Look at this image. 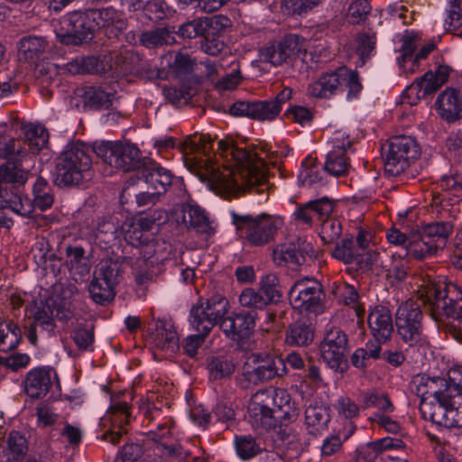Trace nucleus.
<instances>
[{
    "label": "nucleus",
    "instance_id": "obj_1",
    "mask_svg": "<svg viewBox=\"0 0 462 462\" xmlns=\"http://www.w3.org/2000/svg\"><path fill=\"white\" fill-rule=\"evenodd\" d=\"M212 147L213 139L204 134L188 136L183 142L185 165L209 189L223 198L268 189L267 168L260 154L236 147L231 138L219 139L215 157L218 155L220 162L208 154Z\"/></svg>",
    "mask_w": 462,
    "mask_h": 462
},
{
    "label": "nucleus",
    "instance_id": "obj_2",
    "mask_svg": "<svg viewBox=\"0 0 462 462\" xmlns=\"http://www.w3.org/2000/svg\"><path fill=\"white\" fill-rule=\"evenodd\" d=\"M416 393L420 397V410L426 420L446 428L462 427V374L460 379L417 377Z\"/></svg>",
    "mask_w": 462,
    "mask_h": 462
},
{
    "label": "nucleus",
    "instance_id": "obj_3",
    "mask_svg": "<svg viewBox=\"0 0 462 462\" xmlns=\"http://www.w3.org/2000/svg\"><path fill=\"white\" fill-rule=\"evenodd\" d=\"M160 212L141 215L131 222L122 226L125 241L133 246L140 247V257L134 262L133 270L135 282L144 284L152 277L153 268L166 259L167 244L154 240L151 232L157 220H161Z\"/></svg>",
    "mask_w": 462,
    "mask_h": 462
},
{
    "label": "nucleus",
    "instance_id": "obj_4",
    "mask_svg": "<svg viewBox=\"0 0 462 462\" xmlns=\"http://www.w3.org/2000/svg\"><path fill=\"white\" fill-rule=\"evenodd\" d=\"M419 297L431 306L436 319L445 316L447 326L452 334L462 328V289L454 282L430 280L423 282L418 290Z\"/></svg>",
    "mask_w": 462,
    "mask_h": 462
},
{
    "label": "nucleus",
    "instance_id": "obj_5",
    "mask_svg": "<svg viewBox=\"0 0 462 462\" xmlns=\"http://www.w3.org/2000/svg\"><path fill=\"white\" fill-rule=\"evenodd\" d=\"M229 302L225 297L216 294L205 302L193 306L189 321L198 335L188 336L183 342V349L189 356H195L205 337L215 325L228 312Z\"/></svg>",
    "mask_w": 462,
    "mask_h": 462
},
{
    "label": "nucleus",
    "instance_id": "obj_6",
    "mask_svg": "<svg viewBox=\"0 0 462 462\" xmlns=\"http://www.w3.org/2000/svg\"><path fill=\"white\" fill-rule=\"evenodd\" d=\"M248 413L254 424L271 426L273 419H291L295 416L296 407L284 390H261L252 396Z\"/></svg>",
    "mask_w": 462,
    "mask_h": 462
},
{
    "label": "nucleus",
    "instance_id": "obj_7",
    "mask_svg": "<svg viewBox=\"0 0 462 462\" xmlns=\"http://www.w3.org/2000/svg\"><path fill=\"white\" fill-rule=\"evenodd\" d=\"M92 150L84 143H69L56 160L54 181L60 187L80 183L91 169Z\"/></svg>",
    "mask_w": 462,
    "mask_h": 462
},
{
    "label": "nucleus",
    "instance_id": "obj_8",
    "mask_svg": "<svg viewBox=\"0 0 462 462\" xmlns=\"http://www.w3.org/2000/svg\"><path fill=\"white\" fill-rule=\"evenodd\" d=\"M363 87L357 73L346 67L321 75L308 87V94L318 98H330L347 91L348 100L357 97Z\"/></svg>",
    "mask_w": 462,
    "mask_h": 462
},
{
    "label": "nucleus",
    "instance_id": "obj_9",
    "mask_svg": "<svg viewBox=\"0 0 462 462\" xmlns=\"http://www.w3.org/2000/svg\"><path fill=\"white\" fill-rule=\"evenodd\" d=\"M231 216L239 236L255 246L267 244L283 225L282 218L275 216L239 215L235 212Z\"/></svg>",
    "mask_w": 462,
    "mask_h": 462
},
{
    "label": "nucleus",
    "instance_id": "obj_10",
    "mask_svg": "<svg viewBox=\"0 0 462 462\" xmlns=\"http://www.w3.org/2000/svg\"><path fill=\"white\" fill-rule=\"evenodd\" d=\"M95 153L112 168L128 171L141 164L140 150L135 144L99 142L93 146Z\"/></svg>",
    "mask_w": 462,
    "mask_h": 462
},
{
    "label": "nucleus",
    "instance_id": "obj_11",
    "mask_svg": "<svg viewBox=\"0 0 462 462\" xmlns=\"http://www.w3.org/2000/svg\"><path fill=\"white\" fill-rule=\"evenodd\" d=\"M419 154L420 149L413 138L405 135L391 138L384 160L385 172L390 176L401 174Z\"/></svg>",
    "mask_w": 462,
    "mask_h": 462
},
{
    "label": "nucleus",
    "instance_id": "obj_12",
    "mask_svg": "<svg viewBox=\"0 0 462 462\" xmlns=\"http://www.w3.org/2000/svg\"><path fill=\"white\" fill-rule=\"evenodd\" d=\"M451 68L447 64H439L434 70H429L417 79L401 95V104L415 106L427 94H430L444 85L450 75Z\"/></svg>",
    "mask_w": 462,
    "mask_h": 462
},
{
    "label": "nucleus",
    "instance_id": "obj_13",
    "mask_svg": "<svg viewBox=\"0 0 462 462\" xmlns=\"http://www.w3.org/2000/svg\"><path fill=\"white\" fill-rule=\"evenodd\" d=\"M87 14L75 12L63 16L55 28L57 39L65 44H78L92 39L96 29Z\"/></svg>",
    "mask_w": 462,
    "mask_h": 462
},
{
    "label": "nucleus",
    "instance_id": "obj_14",
    "mask_svg": "<svg viewBox=\"0 0 462 462\" xmlns=\"http://www.w3.org/2000/svg\"><path fill=\"white\" fill-rule=\"evenodd\" d=\"M148 341L154 348V357H171L179 349V337L171 319H159L149 325Z\"/></svg>",
    "mask_w": 462,
    "mask_h": 462
},
{
    "label": "nucleus",
    "instance_id": "obj_15",
    "mask_svg": "<svg viewBox=\"0 0 462 462\" xmlns=\"http://www.w3.org/2000/svg\"><path fill=\"white\" fill-rule=\"evenodd\" d=\"M346 348V334L338 328H332L327 332L320 345L321 358L334 372L344 373L347 369Z\"/></svg>",
    "mask_w": 462,
    "mask_h": 462
},
{
    "label": "nucleus",
    "instance_id": "obj_16",
    "mask_svg": "<svg viewBox=\"0 0 462 462\" xmlns=\"http://www.w3.org/2000/svg\"><path fill=\"white\" fill-rule=\"evenodd\" d=\"M421 312L418 303L407 300L400 305L396 312V327L399 336L409 345L416 343L420 337Z\"/></svg>",
    "mask_w": 462,
    "mask_h": 462
},
{
    "label": "nucleus",
    "instance_id": "obj_17",
    "mask_svg": "<svg viewBox=\"0 0 462 462\" xmlns=\"http://www.w3.org/2000/svg\"><path fill=\"white\" fill-rule=\"evenodd\" d=\"M282 364V359L267 354H249L244 363L243 375L248 382L257 383L278 375V365Z\"/></svg>",
    "mask_w": 462,
    "mask_h": 462
},
{
    "label": "nucleus",
    "instance_id": "obj_18",
    "mask_svg": "<svg viewBox=\"0 0 462 462\" xmlns=\"http://www.w3.org/2000/svg\"><path fill=\"white\" fill-rule=\"evenodd\" d=\"M304 50V39L290 34L285 36L277 44H272L259 52V59L262 62L270 63L276 67L287 61L291 57Z\"/></svg>",
    "mask_w": 462,
    "mask_h": 462
},
{
    "label": "nucleus",
    "instance_id": "obj_19",
    "mask_svg": "<svg viewBox=\"0 0 462 462\" xmlns=\"http://www.w3.org/2000/svg\"><path fill=\"white\" fill-rule=\"evenodd\" d=\"M289 294L293 309L308 311L319 305L321 287L315 280L301 279L295 282Z\"/></svg>",
    "mask_w": 462,
    "mask_h": 462
},
{
    "label": "nucleus",
    "instance_id": "obj_20",
    "mask_svg": "<svg viewBox=\"0 0 462 462\" xmlns=\"http://www.w3.org/2000/svg\"><path fill=\"white\" fill-rule=\"evenodd\" d=\"M434 109L444 122L451 124L462 119V93L459 89L448 87L434 101Z\"/></svg>",
    "mask_w": 462,
    "mask_h": 462
},
{
    "label": "nucleus",
    "instance_id": "obj_21",
    "mask_svg": "<svg viewBox=\"0 0 462 462\" xmlns=\"http://www.w3.org/2000/svg\"><path fill=\"white\" fill-rule=\"evenodd\" d=\"M53 383H59L57 373L53 368H33L26 375L24 390L28 396L39 399L49 393Z\"/></svg>",
    "mask_w": 462,
    "mask_h": 462
},
{
    "label": "nucleus",
    "instance_id": "obj_22",
    "mask_svg": "<svg viewBox=\"0 0 462 462\" xmlns=\"http://www.w3.org/2000/svg\"><path fill=\"white\" fill-rule=\"evenodd\" d=\"M130 418L129 406L126 402H118L111 406L106 414L102 418V424H110L111 430L104 433L102 440L113 444L119 441L123 434L124 424L128 423Z\"/></svg>",
    "mask_w": 462,
    "mask_h": 462
},
{
    "label": "nucleus",
    "instance_id": "obj_23",
    "mask_svg": "<svg viewBox=\"0 0 462 462\" xmlns=\"http://www.w3.org/2000/svg\"><path fill=\"white\" fill-rule=\"evenodd\" d=\"M368 326L378 343L388 340L393 332V319L388 308L375 306L372 309L368 316Z\"/></svg>",
    "mask_w": 462,
    "mask_h": 462
},
{
    "label": "nucleus",
    "instance_id": "obj_24",
    "mask_svg": "<svg viewBox=\"0 0 462 462\" xmlns=\"http://www.w3.org/2000/svg\"><path fill=\"white\" fill-rule=\"evenodd\" d=\"M114 96L101 88L84 87L75 91L74 99L77 106L83 108H109L113 104Z\"/></svg>",
    "mask_w": 462,
    "mask_h": 462
},
{
    "label": "nucleus",
    "instance_id": "obj_25",
    "mask_svg": "<svg viewBox=\"0 0 462 462\" xmlns=\"http://www.w3.org/2000/svg\"><path fill=\"white\" fill-rule=\"evenodd\" d=\"M222 331L234 340L247 337L254 328V319L251 314H237L222 319Z\"/></svg>",
    "mask_w": 462,
    "mask_h": 462
},
{
    "label": "nucleus",
    "instance_id": "obj_26",
    "mask_svg": "<svg viewBox=\"0 0 462 462\" xmlns=\"http://www.w3.org/2000/svg\"><path fill=\"white\" fill-rule=\"evenodd\" d=\"M334 206L328 198H322L317 200L309 201L299 207L293 213V217L304 223L310 225L315 217L319 219L328 217L333 211Z\"/></svg>",
    "mask_w": 462,
    "mask_h": 462
},
{
    "label": "nucleus",
    "instance_id": "obj_27",
    "mask_svg": "<svg viewBox=\"0 0 462 462\" xmlns=\"http://www.w3.org/2000/svg\"><path fill=\"white\" fill-rule=\"evenodd\" d=\"M144 180L146 184L157 195L164 193L167 188L172 183L180 188L183 185L181 179L177 178L173 180L171 171L162 167H153L146 170Z\"/></svg>",
    "mask_w": 462,
    "mask_h": 462
},
{
    "label": "nucleus",
    "instance_id": "obj_28",
    "mask_svg": "<svg viewBox=\"0 0 462 462\" xmlns=\"http://www.w3.org/2000/svg\"><path fill=\"white\" fill-rule=\"evenodd\" d=\"M330 415L323 405H310L305 411V426L308 432L317 436L328 430Z\"/></svg>",
    "mask_w": 462,
    "mask_h": 462
},
{
    "label": "nucleus",
    "instance_id": "obj_29",
    "mask_svg": "<svg viewBox=\"0 0 462 462\" xmlns=\"http://www.w3.org/2000/svg\"><path fill=\"white\" fill-rule=\"evenodd\" d=\"M420 231L427 239L426 241H429L437 253L445 247L449 236L453 232V226L448 222H436L426 225Z\"/></svg>",
    "mask_w": 462,
    "mask_h": 462
},
{
    "label": "nucleus",
    "instance_id": "obj_30",
    "mask_svg": "<svg viewBox=\"0 0 462 462\" xmlns=\"http://www.w3.org/2000/svg\"><path fill=\"white\" fill-rule=\"evenodd\" d=\"M416 44L417 34L410 32L403 37L402 46V55L398 61L400 64V72L406 76L415 73L420 68V61L412 54Z\"/></svg>",
    "mask_w": 462,
    "mask_h": 462
},
{
    "label": "nucleus",
    "instance_id": "obj_31",
    "mask_svg": "<svg viewBox=\"0 0 462 462\" xmlns=\"http://www.w3.org/2000/svg\"><path fill=\"white\" fill-rule=\"evenodd\" d=\"M77 292V288L70 282H58L53 286L55 301L60 300L61 309L57 308L56 316L60 320H68L72 316L70 300Z\"/></svg>",
    "mask_w": 462,
    "mask_h": 462
},
{
    "label": "nucleus",
    "instance_id": "obj_32",
    "mask_svg": "<svg viewBox=\"0 0 462 462\" xmlns=\"http://www.w3.org/2000/svg\"><path fill=\"white\" fill-rule=\"evenodd\" d=\"M88 16L93 21L95 27H115L116 31H122L125 27V21L120 17L118 12L109 6L100 9L88 10Z\"/></svg>",
    "mask_w": 462,
    "mask_h": 462
},
{
    "label": "nucleus",
    "instance_id": "obj_33",
    "mask_svg": "<svg viewBox=\"0 0 462 462\" xmlns=\"http://www.w3.org/2000/svg\"><path fill=\"white\" fill-rule=\"evenodd\" d=\"M121 3L129 12L143 10L152 21L161 20L164 16L162 5L158 0H121Z\"/></svg>",
    "mask_w": 462,
    "mask_h": 462
},
{
    "label": "nucleus",
    "instance_id": "obj_34",
    "mask_svg": "<svg viewBox=\"0 0 462 462\" xmlns=\"http://www.w3.org/2000/svg\"><path fill=\"white\" fill-rule=\"evenodd\" d=\"M28 451V443L24 436L17 431H12L7 439L5 450L6 462H22L25 459Z\"/></svg>",
    "mask_w": 462,
    "mask_h": 462
},
{
    "label": "nucleus",
    "instance_id": "obj_35",
    "mask_svg": "<svg viewBox=\"0 0 462 462\" xmlns=\"http://www.w3.org/2000/svg\"><path fill=\"white\" fill-rule=\"evenodd\" d=\"M424 237L421 231L410 232V242L406 254L415 259H425L436 254L432 245Z\"/></svg>",
    "mask_w": 462,
    "mask_h": 462
},
{
    "label": "nucleus",
    "instance_id": "obj_36",
    "mask_svg": "<svg viewBox=\"0 0 462 462\" xmlns=\"http://www.w3.org/2000/svg\"><path fill=\"white\" fill-rule=\"evenodd\" d=\"M23 132L25 142L32 150V152H39L47 144L49 134L43 125L32 123L26 124L23 126Z\"/></svg>",
    "mask_w": 462,
    "mask_h": 462
},
{
    "label": "nucleus",
    "instance_id": "obj_37",
    "mask_svg": "<svg viewBox=\"0 0 462 462\" xmlns=\"http://www.w3.org/2000/svg\"><path fill=\"white\" fill-rule=\"evenodd\" d=\"M184 221L189 223L197 232L210 234L213 230L211 223L204 213V210L197 205H189L184 209Z\"/></svg>",
    "mask_w": 462,
    "mask_h": 462
},
{
    "label": "nucleus",
    "instance_id": "obj_38",
    "mask_svg": "<svg viewBox=\"0 0 462 462\" xmlns=\"http://www.w3.org/2000/svg\"><path fill=\"white\" fill-rule=\"evenodd\" d=\"M66 263L70 272L83 276L89 273L90 265L85 257V251L79 246H69L66 250Z\"/></svg>",
    "mask_w": 462,
    "mask_h": 462
},
{
    "label": "nucleus",
    "instance_id": "obj_39",
    "mask_svg": "<svg viewBox=\"0 0 462 462\" xmlns=\"http://www.w3.org/2000/svg\"><path fill=\"white\" fill-rule=\"evenodd\" d=\"M323 169L312 157L306 158L302 163L298 176L302 185H312L322 180Z\"/></svg>",
    "mask_w": 462,
    "mask_h": 462
},
{
    "label": "nucleus",
    "instance_id": "obj_40",
    "mask_svg": "<svg viewBox=\"0 0 462 462\" xmlns=\"http://www.w3.org/2000/svg\"><path fill=\"white\" fill-rule=\"evenodd\" d=\"M46 45V42L42 37H23L19 43V53L25 60H32L44 51Z\"/></svg>",
    "mask_w": 462,
    "mask_h": 462
},
{
    "label": "nucleus",
    "instance_id": "obj_41",
    "mask_svg": "<svg viewBox=\"0 0 462 462\" xmlns=\"http://www.w3.org/2000/svg\"><path fill=\"white\" fill-rule=\"evenodd\" d=\"M22 337L20 328L9 322L5 324V328L0 329V350L6 352L14 349Z\"/></svg>",
    "mask_w": 462,
    "mask_h": 462
},
{
    "label": "nucleus",
    "instance_id": "obj_42",
    "mask_svg": "<svg viewBox=\"0 0 462 462\" xmlns=\"http://www.w3.org/2000/svg\"><path fill=\"white\" fill-rule=\"evenodd\" d=\"M174 41L169 30L165 28H157L149 32H143L140 35L141 43L148 48L156 47L162 44H171Z\"/></svg>",
    "mask_w": 462,
    "mask_h": 462
},
{
    "label": "nucleus",
    "instance_id": "obj_43",
    "mask_svg": "<svg viewBox=\"0 0 462 462\" xmlns=\"http://www.w3.org/2000/svg\"><path fill=\"white\" fill-rule=\"evenodd\" d=\"M114 287L115 286L110 285L107 282L95 276L89 285V293L95 302L103 304L114 298Z\"/></svg>",
    "mask_w": 462,
    "mask_h": 462
},
{
    "label": "nucleus",
    "instance_id": "obj_44",
    "mask_svg": "<svg viewBox=\"0 0 462 462\" xmlns=\"http://www.w3.org/2000/svg\"><path fill=\"white\" fill-rule=\"evenodd\" d=\"M28 180V171L20 165L8 163L0 167V182L24 184Z\"/></svg>",
    "mask_w": 462,
    "mask_h": 462
},
{
    "label": "nucleus",
    "instance_id": "obj_45",
    "mask_svg": "<svg viewBox=\"0 0 462 462\" xmlns=\"http://www.w3.org/2000/svg\"><path fill=\"white\" fill-rule=\"evenodd\" d=\"M209 27L208 18H198L180 26L178 33L182 38L194 39L203 36Z\"/></svg>",
    "mask_w": 462,
    "mask_h": 462
},
{
    "label": "nucleus",
    "instance_id": "obj_46",
    "mask_svg": "<svg viewBox=\"0 0 462 462\" xmlns=\"http://www.w3.org/2000/svg\"><path fill=\"white\" fill-rule=\"evenodd\" d=\"M6 209L12 210L14 213L29 217L33 211V205L32 201L20 192L12 193L9 198H6Z\"/></svg>",
    "mask_w": 462,
    "mask_h": 462
},
{
    "label": "nucleus",
    "instance_id": "obj_47",
    "mask_svg": "<svg viewBox=\"0 0 462 462\" xmlns=\"http://www.w3.org/2000/svg\"><path fill=\"white\" fill-rule=\"evenodd\" d=\"M325 169L332 175L346 174L349 170V164L346 153L328 152L325 163Z\"/></svg>",
    "mask_w": 462,
    "mask_h": 462
},
{
    "label": "nucleus",
    "instance_id": "obj_48",
    "mask_svg": "<svg viewBox=\"0 0 462 462\" xmlns=\"http://www.w3.org/2000/svg\"><path fill=\"white\" fill-rule=\"evenodd\" d=\"M279 114V105L273 104L272 101L253 102V119L273 120Z\"/></svg>",
    "mask_w": 462,
    "mask_h": 462
},
{
    "label": "nucleus",
    "instance_id": "obj_49",
    "mask_svg": "<svg viewBox=\"0 0 462 462\" xmlns=\"http://www.w3.org/2000/svg\"><path fill=\"white\" fill-rule=\"evenodd\" d=\"M313 331L305 324L296 323L291 327L290 333L287 336V341L290 344L305 346L313 340Z\"/></svg>",
    "mask_w": 462,
    "mask_h": 462
},
{
    "label": "nucleus",
    "instance_id": "obj_50",
    "mask_svg": "<svg viewBox=\"0 0 462 462\" xmlns=\"http://www.w3.org/2000/svg\"><path fill=\"white\" fill-rule=\"evenodd\" d=\"M322 221L319 236L325 244L336 242L341 234V224L336 218L324 217Z\"/></svg>",
    "mask_w": 462,
    "mask_h": 462
},
{
    "label": "nucleus",
    "instance_id": "obj_51",
    "mask_svg": "<svg viewBox=\"0 0 462 462\" xmlns=\"http://www.w3.org/2000/svg\"><path fill=\"white\" fill-rule=\"evenodd\" d=\"M260 289L264 294L267 303L278 301L281 299V292L278 289V278L273 273L263 276L260 282Z\"/></svg>",
    "mask_w": 462,
    "mask_h": 462
},
{
    "label": "nucleus",
    "instance_id": "obj_52",
    "mask_svg": "<svg viewBox=\"0 0 462 462\" xmlns=\"http://www.w3.org/2000/svg\"><path fill=\"white\" fill-rule=\"evenodd\" d=\"M208 369L210 377L216 380L231 374L235 370V365L226 359L212 357L208 364Z\"/></svg>",
    "mask_w": 462,
    "mask_h": 462
},
{
    "label": "nucleus",
    "instance_id": "obj_53",
    "mask_svg": "<svg viewBox=\"0 0 462 462\" xmlns=\"http://www.w3.org/2000/svg\"><path fill=\"white\" fill-rule=\"evenodd\" d=\"M239 303L248 309H263L268 303L265 298L252 288H246L239 295Z\"/></svg>",
    "mask_w": 462,
    "mask_h": 462
},
{
    "label": "nucleus",
    "instance_id": "obj_54",
    "mask_svg": "<svg viewBox=\"0 0 462 462\" xmlns=\"http://www.w3.org/2000/svg\"><path fill=\"white\" fill-rule=\"evenodd\" d=\"M335 411L339 417L353 419L359 414L358 405L348 396H339L333 404Z\"/></svg>",
    "mask_w": 462,
    "mask_h": 462
},
{
    "label": "nucleus",
    "instance_id": "obj_55",
    "mask_svg": "<svg viewBox=\"0 0 462 462\" xmlns=\"http://www.w3.org/2000/svg\"><path fill=\"white\" fill-rule=\"evenodd\" d=\"M95 276L115 286L118 276V265L112 260H103L99 263Z\"/></svg>",
    "mask_w": 462,
    "mask_h": 462
},
{
    "label": "nucleus",
    "instance_id": "obj_56",
    "mask_svg": "<svg viewBox=\"0 0 462 462\" xmlns=\"http://www.w3.org/2000/svg\"><path fill=\"white\" fill-rule=\"evenodd\" d=\"M236 453L242 459H249L255 456L259 448L254 439L250 437H240L236 439Z\"/></svg>",
    "mask_w": 462,
    "mask_h": 462
},
{
    "label": "nucleus",
    "instance_id": "obj_57",
    "mask_svg": "<svg viewBox=\"0 0 462 462\" xmlns=\"http://www.w3.org/2000/svg\"><path fill=\"white\" fill-rule=\"evenodd\" d=\"M96 60L90 57H78L66 65L71 74L89 73L95 69Z\"/></svg>",
    "mask_w": 462,
    "mask_h": 462
},
{
    "label": "nucleus",
    "instance_id": "obj_58",
    "mask_svg": "<svg viewBox=\"0 0 462 462\" xmlns=\"http://www.w3.org/2000/svg\"><path fill=\"white\" fill-rule=\"evenodd\" d=\"M320 0H283V7L289 14H303L319 4Z\"/></svg>",
    "mask_w": 462,
    "mask_h": 462
},
{
    "label": "nucleus",
    "instance_id": "obj_59",
    "mask_svg": "<svg viewBox=\"0 0 462 462\" xmlns=\"http://www.w3.org/2000/svg\"><path fill=\"white\" fill-rule=\"evenodd\" d=\"M331 149L328 152L346 153L351 147L348 134L346 131L338 130L333 133L329 139Z\"/></svg>",
    "mask_w": 462,
    "mask_h": 462
},
{
    "label": "nucleus",
    "instance_id": "obj_60",
    "mask_svg": "<svg viewBox=\"0 0 462 462\" xmlns=\"http://www.w3.org/2000/svg\"><path fill=\"white\" fill-rule=\"evenodd\" d=\"M194 61L186 54L178 52L174 54V60L171 63L172 70L177 75H183L193 70Z\"/></svg>",
    "mask_w": 462,
    "mask_h": 462
},
{
    "label": "nucleus",
    "instance_id": "obj_61",
    "mask_svg": "<svg viewBox=\"0 0 462 462\" xmlns=\"http://www.w3.org/2000/svg\"><path fill=\"white\" fill-rule=\"evenodd\" d=\"M32 314L36 325L42 326L46 330H53L52 315L49 308L36 306Z\"/></svg>",
    "mask_w": 462,
    "mask_h": 462
},
{
    "label": "nucleus",
    "instance_id": "obj_62",
    "mask_svg": "<svg viewBox=\"0 0 462 462\" xmlns=\"http://www.w3.org/2000/svg\"><path fill=\"white\" fill-rule=\"evenodd\" d=\"M370 9L367 0H355L348 7V14L354 23H358L369 13Z\"/></svg>",
    "mask_w": 462,
    "mask_h": 462
},
{
    "label": "nucleus",
    "instance_id": "obj_63",
    "mask_svg": "<svg viewBox=\"0 0 462 462\" xmlns=\"http://www.w3.org/2000/svg\"><path fill=\"white\" fill-rule=\"evenodd\" d=\"M342 446V440L337 435L326 437L321 444L320 452L322 457H330L336 454Z\"/></svg>",
    "mask_w": 462,
    "mask_h": 462
},
{
    "label": "nucleus",
    "instance_id": "obj_64",
    "mask_svg": "<svg viewBox=\"0 0 462 462\" xmlns=\"http://www.w3.org/2000/svg\"><path fill=\"white\" fill-rule=\"evenodd\" d=\"M379 451L376 442L369 443L357 450L355 462H374Z\"/></svg>",
    "mask_w": 462,
    "mask_h": 462
}]
</instances>
